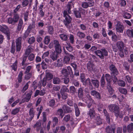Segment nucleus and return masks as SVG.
Returning a JSON list of instances; mask_svg holds the SVG:
<instances>
[{
	"instance_id": "2eb2a0df",
	"label": "nucleus",
	"mask_w": 133,
	"mask_h": 133,
	"mask_svg": "<svg viewBox=\"0 0 133 133\" xmlns=\"http://www.w3.org/2000/svg\"><path fill=\"white\" fill-rule=\"evenodd\" d=\"M34 108H31L29 111V115L30 117L29 119H27L28 121L30 122L31 121L34 117Z\"/></svg>"
},
{
	"instance_id": "13d9d810",
	"label": "nucleus",
	"mask_w": 133,
	"mask_h": 133,
	"mask_svg": "<svg viewBox=\"0 0 133 133\" xmlns=\"http://www.w3.org/2000/svg\"><path fill=\"white\" fill-rule=\"evenodd\" d=\"M29 3L28 0H23L22 3V5L23 7H25L27 6Z\"/></svg>"
},
{
	"instance_id": "6e6d98bb",
	"label": "nucleus",
	"mask_w": 133,
	"mask_h": 133,
	"mask_svg": "<svg viewBox=\"0 0 133 133\" xmlns=\"http://www.w3.org/2000/svg\"><path fill=\"white\" fill-rule=\"evenodd\" d=\"M74 13L76 17L77 18H79L81 17L80 11H74Z\"/></svg>"
},
{
	"instance_id": "58836bf2",
	"label": "nucleus",
	"mask_w": 133,
	"mask_h": 133,
	"mask_svg": "<svg viewBox=\"0 0 133 133\" xmlns=\"http://www.w3.org/2000/svg\"><path fill=\"white\" fill-rule=\"evenodd\" d=\"M61 73L65 77L67 76L69 74L67 72V69L64 68H63L62 70Z\"/></svg>"
},
{
	"instance_id": "412c9836",
	"label": "nucleus",
	"mask_w": 133,
	"mask_h": 133,
	"mask_svg": "<svg viewBox=\"0 0 133 133\" xmlns=\"http://www.w3.org/2000/svg\"><path fill=\"white\" fill-rule=\"evenodd\" d=\"M31 94L32 93H31L28 94H27L26 97L25 98L22 99V101L23 102H28L31 98Z\"/></svg>"
},
{
	"instance_id": "37998d69",
	"label": "nucleus",
	"mask_w": 133,
	"mask_h": 133,
	"mask_svg": "<svg viewBox=\"0 0 133 133\" xmlns=\"http://www.w3.org/2000/svg\"><path fill=\"white\" fill-rule=\"evenodd\" d=\"M101 51L103 56H105L108 55V52L107 50L104 48H103L101 49Z\"/></svg>"
},
{
	"instance_id": "9b49d317",
	"label": "nucleus",
	"mask_w": 133,
	"mask_h": 133,
	"mask_svg": "<svg viewBox=\"0 0 133 133\" xmlns=\"http://www.w3.org/2000/svg\"><path fill=\"white\" fill-rule=\"evenodd\" d=\"M0 31L1 32L6 34L8 37L10 36V34L9 33L8 29L7 26L6 25H3L0 26Z\"/></svg>"
},
{
	"instance_id": "39448f33",
	"label": "nucleus",
	"mask_w": 133,
	"mask_h": 133,
	"mask_svg": "<svg viewBox=\"0 0 133 133\" xmlns=\"http://www.w3.org/2000/svg\"><path fill=\"white\" fill-rule=\"evenodd\" d=\"M53 75L51 73L47 72L46 74V76L43 78L42 82L41 81L42 83V85L43 87H45L46 85L47 80H50L52 78Z\"/></svg>"
},
{
	"instance_id": "a18cd8bd",
	"label": "nucleus",
	"mask_w": 133,
	"mask_h": 133,
	"mask_svg": "<svg viewBox=\"0 0 133 133\" xmlns=\"http://www.w3.org/2000/svg\"><path fill=\"white\" fill-rule=\"evenodd\" d=\"M111 38L112 41L114 42H116L118 40H119L117 36L115 33H114L113 35L112 36Z\"/></svg>"
},
{
	"instance_id": "864d4df0",
	"label": "nucleus",
	"mask_w": 133,
	"mask_h": 133,
	"mask_svg": "<svg viewBox=\"0 0 133 133\" xmlns=\"http://www.w3.org/2000/svg\"><path fill=\"white\" fill-rule=\"evenodd\" d=\"M28 60L30 61H33L35 58V55L33 54H31L28 56Z\"/></svg>"
},
{
	"instance_id": "774afa93",
	"label": "nucleus",
	"mask_w": 133,
	"mask_h": 133,
	"mask_svg": "<svg viewBox=\"0 0 133 133\" xmlns=\"http://www.w3.org/2000/svg\"><path fill=\"white\" fill-rule=\"evenodd\" d=\"M106 130L107 133H112V130L111 127L109 126L107 127Z\"/></svg>"
},
{
	"instance_id": "dca6fc26",
	"label": "nucleus",
	"mask_w": 133,
	"mask_h": 133,
	"mask_svg": "<svg viewBox=\"0 0 133 133\" xmlns=\"http://www.w3.org/2000/svg\"><path fill=\"white\" fill-rule=\"evenodd\" d=\"M91 95L93 96L96 98L100 99L101 97L100 94L98 92L95 90H93L91 92Z\"/></svg>"
},
{
	"instance_id": "0e129e2a",
	"label": "nucleus",
	"mask_w": 133,
	"mask_h": 133,
	"mask_svg": "<svg viewBox=\"0 0 133 133\" xmlns=\"http://www.w3.org/2000/svg\"><path fill=\"white\" fill-rule=\"evenodd\" d=\"M30 33V32H29V31L26 30V31L23 34V39H24L26 38L27 37H28Z\"/></svg>"
},
{
	"instance_id": "052dcab7",
	"label": "nucleus",
	"mask_w": 133,
	"mask_h": 133,
	"mask_svg": "<svg viewBox=\"0 0 133 133\" xmlns=\"http://www.w3.org/2000/svg\"><path fill=\"white\" fill-rule=\"evenodd\" d=\"M29 82H30L29 81L23 87L21 90V91L22 92L24 93L25 92V91H26L27 90V89H28L29 85L28 83Z\"/></svg>"
},
{
	"instance_id": "f8f14e48",
	"label": "nucleus",
	"mask_w": 133,
	"mask_h": 133,
	"mask_svg": "<svg viewBox=\"0 0 133 133\" xmlns=\"http://www.w3.org/2000/svg\"><path fill=\"white\" fill-rule=\"evenodd\" d=\"M23 21L22 19L20 18L19 19V22L17 25V30L18 31H20L23 29Z\"/></svg>"
},
{
	"instance_id": "5fc2aeb1",
	"label": "nucleus",
	"mask_w": 133,
	"mask_h": 133,
	"mask_svg": "<svg viewBox=\"0 0 133 133\" xmlns=\"http://www.w3.org/2000/svg\"><path fill=\"white\" fill-rule=\"evenodd\" d=\"M79 26L80 29L83 31H85L87 30V28L85 24H81L79 25Z\"/></svg>"
},
{
	"instance_id": "603ef678",
	"label": "nucleus",
	"mask_w": 133,
	"mask_h": 133,
	"mask_svg": "<svg viewBox=\"0 0 133 133\" xmlns=\"http://www.w3.org/2000/svg\"><path fill=\"white\" fill-rule=\"evenodd\" d=\"M20 108H16L13 110L11 112V114L13 115H15L19 111Z\"/></svg>"
},
{
	"instance_id": "423d86ee",
	"label": "nucleus",
	"mask_w": 133,
	"mask_h": 133,
	"mask_svg": "<svg viewBox=\"0 0 133 133\" xmlns=\"http://www.w3.org/2000/svg\"><path fill=\"white\" fill-rule=\"evenodd\" d=\"M109 69L111 71V74L112 75H117L118 74V71L115 65L113 64H110Z\"/></svg>"
},
{
	"instance_id": "4d7b16f0",
	"label": "nucleus",
	"mask_w": 133,
	"mask_h": 133,
	"mask_svg": "<svg viewBox=\"0 0 133 133\" xmlns=\"http://www.w3.org/2000/svg\"><path fill=\"white\" fill-rule=\"evenodd\" d=\"M35 38L34 37L32 36L30 38H29L28 42L30 44H32L35 42Z\"/></svg>"
},
{
	"instance_id": "f257e3e1",
	"label": "nucleus",
	"mask_w": 133,
	"mask_h": 133,
	"mask_svg": "<svg viewBox=\"0 0 133 133\" xmlns=\"http://www.w3.org/2000/svg\"><path fill=\"white\" fill-rule=\"evenodd\" d=\"M74 4L73 2H69L66 5V9L64 10L63 12V17L65 18L63 22L65 26L68 28L70 29L72 26L71 24L72 18L69 14L71 13V9L74 8Z\"/></svg>"
},
{
	"instance_id": "9d476101",
	"label": "nucleus",
	"mask_w": 133,
	"mask_h": 133,
	"mask_svg": "<svg viewBox=\"0 0 133 133\" xmlns=\"http://www.w3.org/2000/svg\"><path fill=\"white\" fill-rule=\"evenodd\" d=\"M115 28L117 32L119 33H122L124 30L123 26L118 22L115 25Z\"/></svg>"
},
{
	"instance_id": "4c0bfd02",
	"label": "nucleus",
	"mask_w": 133,
	"mask_h": 133,
	"mask_svg": "<svg viewBox=\"0 0 133 133\" xmlns=\"http://www.w3.org/2000/svg\"><path fill=\"white\" fill-rule=\"evenodd\" d=\"M83 82V85H89L91 86H92V84L91 83L90 79L89 78H88L87 79L85 80Z\"/></svg>"
},
{
	"instance_id": "6ab92c4d",
	"label": "nucleus",
	"mask_w": 133,
	"mask_h": 133,
	"mask_svg": "<svg viewBox=\"0 0 133 133\" xmlns=\"http://www.w3.org/2000/svg\"><path fill=\"white\" fill-rule=\"evenodd\" d=\"M41 122L40 121H38L34 125V127L36 128V130L38 131L41 129Z\"/></svg>"
},
{
	"instance_id": "338daca9",
	"label": "nucleus",
	"mask_w": 133,
	"mask_h": 133,
	"mask_svg": "<svg viewBox=\"0 0 133 133\" xmlns=\"http://www.w3.org/2000/svg\"><path fill=\"white\" fill-rule=\"evenodd\" d=\"M125 79L126 81H127L129 83H131L132 82L131 78L129 75L125 76Z\"/></svg>"
},
{
	"instance_id": "49530a36",
	"label": "nucleus",
	"mask_w": 133,
	"mask_h": 133,
	"mask_svg": "<svg viewBox=\"0 0 133 133\" xmlns=\"http://www.w3.org/2000/svg\"><path fill=\"white\" fill-rule=\"evenodd\" d=\"M55 48L56 53L59 54L61 52L62 50L61 46L55 47Z\"/></svg>"
},
{
	"instance_id": "a19ab883",
	"label": "nucleus",
	"mask_w": 133,
	"mask_h": 133,
	"mask_svg": "<svg viewBox=\"0 0 133 133\" xmlns=\"http://www.w3.org/2000/svg\"><path fill=\"white\" fill-rule=\"evenodd\" d=\"M105 78L107 81L109 82H110L112 80L111 77V76L108 74H107L105 75Z\"/></svg>"
},
{
	"instance_id": "ddd939ff",
	"label": "nucleus",
	"mask_w": 133,
	"mask_h": 133,
	"mask_svg": "<svg viewBox=\"0 0 133 133\" xmlns=\"http://www.w3.org/2000/svg\"><path fill=\"white\" fill-rule=\"evenodd\" d=\"M86 98L87 101L86 103H87V104H88V103H89L87 105V107L88 108H89L91 106L93 100L91 98L90 95H87Z\"/></svg>"
},
{
	"instance_id": "c9c22d12",
	"label": "nucleus",
	"mask_w": 133,
	"mask_h": 133,
	"mask_svg": "<svg viewBox=\"0 0 133 133\" xmlns=\"http://www.w3.org/2000/svg\"><path fill=\"white\" fill-rule=\"evenodd\" d=\"M11 67L12 69L14 71H16L17 70V60H16L11 66Z\"/></svg>"
},
{
	"instance_id": "aec40b11",
	"label": "nucleus",
	"mask_w": 133,
	"mask_h": 133,
	"mask_svg": "<svg viewBox=\"0 0 133 133\" xmlns=\"http://www.w3.org/2000/svg\"><path fill=\"white\" fill-rule=\"evenodd\" d=\"M58 54L55 52H52L50 55V57L53 61L56 60L58 57Z\"/></svg>"
},
{
	"instance_id": "a878e982",
	"label": "nucleus",
	"mask_w": 133,
	"mask_h": 133,
	"mask_svg": "<svg viewBox=\"0 0 133 133\" xmlns=\"http://www.w3.org/2000/svg\"><path fill=\"white\" fill-rule=\"evenodd\" d=\"M74 107L75 109L76 115L77 116H78L80 114L79 110L78 108L77 105L75 103L74 104Z\"/></svg>"
},
{
	"instance_id": "1a4fd4ad",
	"label": "nucleus",
	"mask_w": 133,
	"mask_h": 133,
	"mask_svg": "<svg viewBox=\"0 0 133 133\" xmlns=\"http://www.w3.org/2000/svg\"><path fill=\"white\" fill-rule=\"evenodd\" d=\"M96 114L95 109L94 108L90 109L87 113L88 117L90 119H94L95 117Z\"/></svg>"
},
{
	"instance_id": "f704fd0d",
	"label": "nucleus",
	"mask_w": 133,
	"mask_h": 133,
	"mask_svg": "<svg viewBox=\"0 0 133 133\" xmlns=\"http://www.w3.org/2000/svg\"><path fill=\"white\" fill-rule=\"evenodd\" d=\"M127 129L129 132L133 131V123H131L129 124L127 126Z\"/></svg>"
},
{
	"instance_id": "cd10ccee",
	"label": "nucleus",
	"mask_w": 133,
	"mask_h": 133,
	"mask_svg": "<svg viewBox=\"0 0 133 133\" xmlns=\"http://www.w3.org/2000/svg\"><path fill=\"white\" fill-rule=\"evenodd\" d=\"M61 82L60 79L58 77H54L53 79V82L54 84H59Z\"/></svg>"
},
{
	"instance_id": "393cba45",
	"label": "nucleus",
	"mask_w": 133,
	"mask_h": 133,
	"mask_svg": "<svg viewBox=\"0 0 133 133\" xmlns=\"http://www.w3.org/2000/svg\"><path fill=\"white\" fill-rule=\"evenodd\" d=\"M107 87L110 94L111 95L112 94L114 93V91L109 83L108 84Z\"/></svg>"
},
{
	"instance_id": "4be33fe9",
	"label": "nucleus",
	"mask_w": 133,
	"mask_h": 133,
	"mask_svg": "<svg viewBox=\"0 0 133 133\" xmlns=\"http://www.w3.org/2000/svg\"><path fill=\"white\" fill-rule=\"evenodd\" d=\"M56 114L57 115L60 116L61 118H62L64 116L63 109H58L56 112Z\"/></svg>"
},
{
	"instance_id": "c756f323",
	"label": "nucleus",
	"mask_w": 133,
	"mask_h": 133,
	"mask_svg": "<svg viewBox=\"0 0 133 133\" xmlns=\"http://www.w3.org/2000/svg\"><path fill=\"white\" fill-rule=\"evenodd\" d=\"M95 53L98 56L101 58L103 59L104 56L103 55L101 51V50H97L95 51Z\"/></svg>"
},
{
	"instance_id": "8fccbe9b",
	"label": "nucleus",
	"mask_w": 133,
	"mask_h": 133,
	"mask_svg": "<svg viewBox=\"0 0 133 133\" xmlns=\"http://www.w3.org/2000/svg\"><path fill=\"white\" fill-rule=\"evenodd\" d=\"M50 37L49 36H46L45 38L44 41V43L46 44H48L50 41Z\"/></svg>"
},
{
	"instance_id": "e433bc0d",
	"label": "nucleus",
	"mask_w": 133,
	"mask_h": 133,
	"mask_svg": "<svg viewBox=\"0 0 133 133\" xmlns=\"http://www.w3.org/2000/svg\"><path fill=\"white\" fill-rule=\"evenodd\" d=\"M83 90L81 88H79L78 90V95L79 98H82L83 96Z\"/></svg>"
},
{
	"instance_id": "0eeeda50",
	"label": "nucleus",
	"mask_w": 133,
	"mask_h": 133,
	"mask_svg": "<svg viewBox=\"0 0 133 133\" xmlns=\"http://www.w3.org/2000/svg\"><path fill=\"white\" fill-rule=\"evenodd\" d=\"M74 57L73 55L71 54H68L65 56L63 59V63L66 64H69L70 61V59L72 60L74 59Z\"/></svg>"
},
{
	"instance_id": "20e7f679",
	"label": "nucleus",
	"mask_w": 133,
	"mask_h": 133,
	"mask_svg": "<svg viewBox=\"0 0 133 133\" xmlns=\"http://www.w3.org/2000/svg\"><path fill=\"white\" fill-rule=\"evenodd\" d=\"M19 18V15L17 14H15L14 15L13 18L9 17L8 18L7 22L9 24L14 25L17 22Z\"/></svg>"
},
{
	"instance_id": "de8ad7c7",
	"label": "nucleus",
	"mask_w": 133,
	"mask_h": 133,
	"mask_svg": "<svg viewBox=\"0 0 133 133\" xmlns=\"http://www.w3.org/2000/svg\"><path fill=\"white\" fill-rule=\"evenodd\" d=\"M119 90L121 93L124 94H126L127 93V90L124 88H119Z\"/></svg>"
},
{
	"instance_id": "3c124183",
	"label": "nucleus",
	"mask_w": 133,
	"mask_h": 133,
	"mask_svg": "<svg viewBox=\"0 0 133 133\" xmlns=\"http://www.w3.org/2000/svg\"><path fill=\"white\" fill-rule=\"evenodd\" d=\"M103 112L107 120L108 121H109L110 120V116L108 113L107 112V111L105 109L103 110Z\"/></svg>"
},
{
	"instance_id": "c03bdc74",
	"label": "nucleus",
	"mask_w": 133,
	"mask_h": 133,
	"mask_svg": "<svg viewBox=\"0 0 133 133\" xmlns=\"http://www.w3.org/2000/svg\"><path fill=\"white\" fill-rule=\"evenodd\" d=\"M48 30L50 34H52L54 33L53 28L52 26H49L48 27Z\"/></svg>"
},
{
	"instance_id": "f03ea898",
	"label": "nucleus",
	"mask_w": 133,
	"mask_h": 133,
	"mask_svg": "<svg viewBox=\"0 0 133 133\" xmlns=\"http://www.w3.org/2000/svg\"><path fill=\"white\" fill-rule=\"evenodd\" d=\"M117 46L119 51V55L121 57H124V54L127 55L128 53L127 49L124 48V44L123 42L121 41L118 42L116 44Z\"/></svg>"
},
{
	"instance_id": "473e14b6",
	"label": "nucleus",
	"mask_w": 133,
	"mask_h": 133,
	"mask_svg": "<svg viewBox=\"0 0 133 133\" xmlns=\"http://www.w3.org/2000/svg\"><path fill=\"white\" fill-rule=\"evenodd\" d=\"M94 66L90 62H89L87 65V68L89 70L91 71L93 70Z\"/></svg>"
},
{
	"instance_id": "6e6552de",
	"label": "nucleus",
	"mask_w": 133,
	"mask_h": 133,
	"mask_svg": "<svg viewBox=\"0 0 133 133\" xmlns=\"http://www.w3.org/2000/svg\"><path fill=\"white\" fill-rule=\"evenodd\" d=\"M22 39L21 37H19L16 40V52H19L21 50Z\"/></svg>"
},
{
	"instance_id": "7c9ffc66",
	"label": "nucleus",
	"mask_w": 133,
	"mask_h": 133,
	"mask_svg": "<svg viewBox=\"0 0 133 133\" xmlns=\"http://www.w3.org/2000/svg\"><path fill=\"white\" fill-rule=\"evenodd\" d=\"M23 75L22 71H20L19 74L17 78L18 82L19 83H21L22 81V77Z\"/></svg>"
},
{
	"instance_id": "69168bd1",
	"label": "nucleus",
	"mask_w": 133,
	"mask_h": 133,
	"mask_svg": "<svg viewBox=\"0 0 133 133\" xmlns=\"http://www.w3.org/2000/svg\"><path fill=\"white\" fill-rule=\"evenodd\" d=\"M101 82V86L103 87H104L105 83L104 77V76H102V77Z\"/></svg>"
},
{
	"instance_id": "ea45409f",
	"label": "nucleus",
	"mask_w": 133,
	"mask_h": 133,
	"mask_svg": "<svg viewBox=\"0 0 133 133\" xmlns=\"http://www.w3.org/2000/svg\"><path fill=\"white\" fill-rule=\"evenodd\" d=\"M59 36L61 39L64 41H66L68 38L67 35L64 34L60 35Z\"/></svg>"
},
{
	"instance_id": "680f3d73",
	"label": "nucleus",
	"mask_w": 133,
	"mask_h": 133,
	"mask_svg": "<svg viewBox=\"0 0 133 133\" xmlns=\"http://www.w3.org/2000/svg\"><path fill=\"white\" fill-rule=\"evenodd\" d=\"M32 68V66H28L26 68V70L24 72V74H26L29 73V72L30 71Z\"/></svg>"
},
{
	"instance_id": "79ce46f5",
	"label": "nucleus",
	"mask_w": 133,
	"mask_h": 133,
	"mask_svg": "<svg viewBox=\"0 0 133 133\" xmlns=\"http://www.w3.org/2000/svg\"><path fill=\"white\" fill-rule=\"evenodd\" d=\"M32 48L30 47H28L26 49L25 52V55H29L31 52L32 51Z\"/></svg>"
},
{
	"instance_id": "e2e57ef3",
	"label": "nucleus",
	"mask_w": 133,
	"mask_h": 133,
	"mask_svg": "<svg viewBox=\"0 0 133 133\" xmlns=\"http://www.w3.org/2000/svg\"><path fill=\"white\" fill-rule=\"evenodd\" d=\"M88 4L87 2H83L82 3L81 6L82 7L86 9L89 7Z\"/></svg>"
},
{
	"instance_id": "5701e85b",
	"label": "nucleus",
	"mask_w": 133,
	"mask_h": 133,
	"mask_svg": "<svg viewBox=\"0 0 133 133\" xmlns=\"http://www.w3.org/2000/svg\"><path fill=\"white\" fill-rule=\"evenodd\" d=\"M63 65V63L62 60L61 59L57 60L56 63H55V66L60 67L62 66Z\"/></svg>"
},
{
	"instance_id": "bb28decb",
	"label": "nucleus",
	"mask_w": 133,
	"mask_h": 133,
	"mask_svg": "<svg viewBox=\"0 0 133 133\" xmlns=\"http://www.w3.org/2000/svg\"><path fill=\"white\" fill-rule=\"evenodd\" d=\"M78 55L80 56L81 58H84L86 55H87V53L84 51H83L82 52L81 51H78Z\"/></svg>"
},
{
	"instance_id": "bf43d9fd",
	"label": "nucleus",
	"mask_w": 133,
	"mask_h": 133,
	"mask_svg": "<svg viewBox=\"0 0 133 133\" xmlns=\"http://www.w3.org/2000/svg\"><path fill=\"white\" fill-rule=\"evenodd\" d=\"M21 8V6L20 4H19L15 8L14 10V13H16L17 12L19 11Z\"/></svg>"
},
{
	"instance_id": "a211bd4d",
	"label": "nucleus",
	"mask_w": 133,
	"mask_h": 133,
	"mask_svg": "<svg viewBox=\"0 0 133 133\" xmlns=\"http://www.w3.org/2000/svg\"><path fill=\"white\" fill-rule=\"evenodd\" d=\"M125 34L129 38H133V30L132 29H127L126 32Z\"/></svg>"
},
{
	"instance_id": "72a5a7b5",
	"label": "nucleus",
	"mask_w": 133,
	"mask_h": 133,
	"mask_svg": "<svg viewBox=\"0 0 133 133\" xmlns=\"http://www.w3.org/2000/svg\"><path fill=\"white\" fill-rule=\"evenodd\" d=\"M77 35L81 39L84 38L85 36V34L84 33L80 31L77 32Z\"/></svg>"
},
{
	"instance_id": "7ed1b4c3",
	"label": "nucleus",
	"mask_w": 133,
	"mask_h": 133,
	"mask_svg": "<svg viewBox=\"0 0 133 133\" xmlns=\"http://www.w3.org/2000/svg\"><path fill=\"white\" fill-rule=\"evenodd\" d=\"M109 110L112 112L115 113L116 117H118L119 116L120 118H122V116L119 115V107L116 105L112 104L109 105L108 106Z\"/></svg>"
},
{
	"instance_id": "4468645a",
	"label": "nucleus",
	"mask_w": 133,
	"mask_h": 133,
	"mask_svg": "<svg viewBox=\"0 0 133 133\" xmlns=\"http://www.w3.org/2000/svg\"><path fill=\"white\" fill-rule=\"evenodd\" d=\"M121 13L124 18L126 19H129L131 17V15L129 13L125 11L124 10H122Z\"/></svg>"
},
{
	"instance_id": "c85d7f7f",
	"label": "nucleus",
	"mask_w": 133,
	"mask_h": 133,
	"mask_svg": "<svg viewBox=\"0 0 133 133\" xmlns=\"http://www.w3.org/2000/svg\"><path fill=\"white\" fill-rule=\"evenodd\" d=\"M58 119L56 117H52V123L53 124L52 126L54 127L55 126L58 124Z\"/></svg>"
},
{
	"instance_id": "b1692460",
	"label": "nucleus",
	"mask_w": 133,
	"mask_h": 133,
	"mask_svg": "<svg viewBox=\"0 0 133 133\" xmlns=\"http://www.w3.org/2000/svg\"><path fill=\"white\" fill-rule=\"evenodd\" d=\"M95 123L98 125L102 123L103 120L99 117H97L95 119Z\"/></svg>"
},
{
	"instance_id": "f3484780",
	"label": "nucleus",
	"mask_w": 133,
	"mask_h": 133,
	"mask_svg": "<svg viewBox=\"0 0 133 133\" xmlns=\"http://www.w3.org/2000/svg\"><path fill=\"white\" fill-rule=\"evenodd\" d=\"M64 112H65L69 113L72 111L71 108L66 105H63L62 107Z\"/></svg>"
},
{
	"instance_id": "09e8293b",
	"label": "nucleus",
	"mask_w": 133,
	"mask_h": 133,
	"mask_svg": "<svg viewBox=\"0 0 133 133\" xmlns=\"http://www.w3.org/2000/svg\"><path fill=\"white\" fill-rule=\"evenodd\" d=\"M55 101L53 99L51 100L48 103V104L50 106L53 107L55 105Z\"/></svg>"
},
{
	"instance_id": "2f4dec72",
	"label": "nucleus",
	"mask_w": 133,
	"mask_h": 133,
	"mask_svg": "<svg viewBox=\"0 0 133 133\" xmlns=\"http://www.w3.org/2000/svg\"><path fill=\"white\" fill-rule=\"evenodd\" d=\"M91 82L94 86L96 88H98L99 86V82L97 79H92Z\"/></svg>"
}]
</instances>
